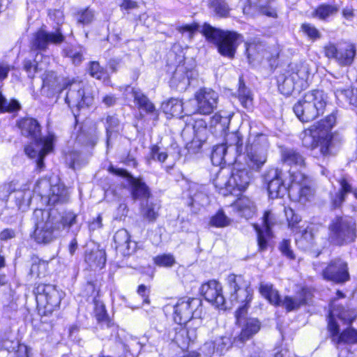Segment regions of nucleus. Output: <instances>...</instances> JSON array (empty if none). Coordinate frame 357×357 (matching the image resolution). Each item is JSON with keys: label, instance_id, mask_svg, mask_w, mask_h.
Instances as JSON below:
<instances>
[{"label": "nucleus", "instance_id": "f257e3e1", "mask_svg": "<svg viewBox=\"0 0 357 357\" xmlns=\"http://www.w3.org/2000/svg\"><path fill=\"white\" fill-rule=\"evenodd\" d=\"M335 121L336 116L331 113L305 130L301 135L303 145L310 149L319 147L320 153L324 157L335 155L340 142L337 136L331 132V130Z\"/></svg>", "mask_w": 357, "mask_h": 357}, {"label": "nucleus", "instance_id": "f03ea898", "mask_svg": "<svg viewBox=\"0 0 357 357\" xmlns=\"http://www.w3.org/2000/svg\"><path fill=\"white\" fill-rule=\"evenodd\" d=\"M18 126L22 135L32 140L24 148L25 153L30 158H35L37 168L40 171L42 170L45 167L44 158L53 149V136L42 137L40 126L37 120L32 118H24L20 120Z\"/></svg>", "mask_w": 357, "mask_h": 357}, {"label": "nucleus", "instance_id": "7ed1b4c3", "mask_svg": "<svg viewBox=\"0 0 357 357\" xmlns=\"http://www.w3.org/2000/svg\"><path fill=\"white\" fill-rule=\"evenodd\" d=\"M200 32L206 40L216 45L218 52L225 57L233 59L241 40V36L236 32L225 31L212 26L205 22Z\"/></svg>", "mask_w": 357, "mask_h": 357}, {"label": "nucleus", "instance_id": "20e7f679", "mask_svg": "<svg viewBox=\"0 0 357 357\" xmlns=\"http://www.w3.org/2000/svg\"><path fill=\"white\" fill-rule=\"evenodd\" d=\"M328 104V96L324 91L313 90L295 104L294 111L301 121L308 122L323 114Z\"/></svg>", "mask_w": 357, "mask_h": 357}, {"label": "nucleus", "instance_id": "39448f33", "mask_svg": "<svg viewBox=\"0 0 357 357\" xmlns=\"http://www.w3.org/2000/svg\"><path fill=\"white\" fill-rule=\"evenodd\" d=\"M328 104V96L324 91L313 90L295 104L294 111L301 121L308 122L323 114Z\"/></svg>", "mask_w": 357, "mask_h": 357}, {"label": "nucleus", "instance_id": "423d86ee", "mask_svg": "<svg viewBox=\"0 0 357 357\" xmlns=\"http://www.w3.org/2000/svg\"><path fill=\"white\" fill-rule=\"evenodd\" d=\"M35 230L33 238L38 243H49L57 238L62 231V225L49 211L36 209L33 212Z\"/></svg>", "mask_w": 357, "mask_h": 357}, {"label": "nucleus", "instance_id": "0eeeda50", "mask_svg": "<svg viewBox=\"0 0 357 357\" xmlns=\"http://www.w3.org/2000/svg\"><path fill=\"white\" fill-rule=\"evenodd\" d=\"M227 280L230 289L231 302L241 304L236 312V322L241 324L249 303L252 299L253 290L250 282L242 275L230 274Z\"/></svg>", "mask_w": 357, "mask_h": 357}, {"label": "nucleus", "instance_id": "6e6552de", "mask_svg": "<svg viewBox=\"0 0 357 357\" xmlns=\"http://www.w3.org/2000/svg\"><path fill=\"white\" fill-rule=\"evenodd\" d=\"M227 280L230 289L231 302L241 304L236 312V322L241 324L249 303L252 299L253 290L250 282L242 275L230 274Z\"/></svg>", "mask_w": 357, "mask_h": 357}, {"label": "nucleus", "instance_id": "1a4fd4ad", "mask_svg": "<svg viewBox=\"0 0 357 357\" xmlns=\"http://www.w3.org/2000/svg\"><path fill=\"white\" fill-rule=\"evenodd\" d=\"M252 178V170L245 168L236 169L231 174L227 170L218 172L213 183L219 192L224 196L233 194L236 189L241 191L245 190Z\"/></svg>", "mask_w": 357, "mask_h": 357}, {"label": "nucleus", "instance_id": "9d476101", "mask_svg": "<svg viewBox=\"0 0 357 357\" xmlns=\"http://www.w3.org/2000/svg\"><path fill=\"white\" fill-rule=\"evenodd\" d=\"M269 144L267 137L262 133L250 134L245 146L246 166L252 171H259L267 160Z\"/></svg>", "mask_w": 357, "mask_h": 357}, {"label": "nucleus", "instance_id": "9b49d317", "mask_svg": "<svg viewBox=\"0 0 357 357\" xmlns=\"http://www.w3.org/2000/svg\"><path fill=\"white\" fill-rule=\"evenodd\" d=\"M310 75L309 66L301 63L296 65L285 74L278 77V86L281 93L291 95L294 91L300 92L307 86V79Z\"/></svg>", "mask_w": 357, "mask_h": 357}, {"label": "nucleus", "instance_id": "f8f14e48", "mask_svg": "<svg viewBox=\"0 0 357 357\" xmlns=\"http://www.w3.org/2000/svg\"><path fill=\"white\" fill-rule=\"evenodd\" d=\"M37 307L43 315H49L59 307L63 293L54 285L39 284L35 289Z\"/></svg>", "mask_w": 357, "mask_h": 357}, {"label": "nucleus", "instance_id": "ddd939ff", "mask_svg": "<svg viewBox=\"0 0 357 357\" xmlns=\"http://www.w3.org/2000/svg\"><path fill=\"white\" fill-rule=\"evenodd\" d=\"M195 100H189L185 103V115L193 114L208 115L217 107L218 94L211 89H199L195 95Z\"/></svg>", "mask_w": 357, "mask_h": 357}, {"label": "nucleus", "instance_id": "4468645a", "mask_svg": "<svg viewBox=\"0 0 357 357\" xmlns=\"http://www.w3.org/2000/svg\"><path fill=\"white\" fill-rule=\"evenodd\" d=\"M33 192L41 197L43 202L50 206L64 204L69 199L68 190L63 184H52L47 178L39 180Z\"/></svg>", "mask_w": 357, "mask_h": 357}, {"label": "nucleus", "instance_id": "2eb2a0df", "mask_svg": "<svg viewBox=\"0 0 357 357\" xmlns=\"http://www.w3.org/2000/svg\"><path fill=\"white\" fill-rule=\"evenodd\" d=\"M324 56L334 60L340 66H351L356 55V47L354 43L340 40L337 43L328 42L323 47Z\"/></svg>", "mask_w": 357, "mask_h": 357}, {"label": "nucleus", "instance_id": "dca6fc26", "mask_svg": "<svg viewBox=\"0 0 357 357\" xmlns=\"http://www.w3.org/2000/svg\"><path fill=\"white\" fill-rule=\"evenodd\" d=\"M329 241L335 245L351 242L356 237V222L350 217L336 216L328 227Z\"/></svg>", "mask_w": 357, "mask_h": 357}, {"label": "nucleus", "instance_id": "f3484780", "mask_svg": "<svg viewBox=\"0 0 357 357\" xmlns=\"http://www.w3.org/2000/svg\"><path fill=\"white\" fill-rule=\"evenodd\" d=\"M202 301L199 298H181L174 306V321L179 325L186 324L194 319H202Z\"/></svg>", "mask_w": 357, "mask_h": 357}, {"label": "nucleus", "instance_id": "a211bd4d", "mask_svg": "<svg viewBox=\"0 0 357 357\" xmlns=\"http://www.w3.org/2000/svg\"><path fill=\"white\" fill-rule=\"evenodd\" d=\"M291 177V183L289 185L290 198L305 204L313 196L309 178L301 172L292 173Z\"/></svg>", "mask_w": 357, "mask_h": 357}, {"label": "nucleus", "instance_id": "6ab92c4d", "mask_svg": "<svg viewBox=\"0 0 357 357\" xmlns=\"http://www.w3.org/2000/svg\"><path fill=\"white\" fill-rule=\"evenodd\" d=\"M331 89L337 100L342 104L349 103L357 106V95L354 93L351 82L348 77L342 76L331 82Z\"/></svg>", "mask_w": 357, "mask_h": 357}, {"label": "nucleus", "instance_id": "aec40b11", "mask_svg": "<svg viewBox=\"0 0 357 357\" xmlns=\"http://www.w3.org/2000/svg\"><path fill=\"white\" fill-rule=\"evenodd\" d=\"M66 88L68 91L65 100L70 107L79 108L85 105L89 106L92 103L93 97L86 94L84 84L82 82L73 81L66 86Z\"/></svg>", "mask_w": 357, "mask_h": 357}, {"label": "nucleus", "instance_id": "412c9836", "mask_svg": "<svg viewBox=\"0 0 357 357\" xmlns=\"http://www.w3.org/2000/svg\"><path fill=\"white\" fill-rule=\"evenodd\" d=\"M278 218L271 211H266L262 217V227L255 225L257 233L259 250L264 251L267 249L268 241L271 238V228L278 223Z\"/></svg>", "mask_w": 357, "mask_h": 357}, {"label": "nucleus", "instance_id": "4be33fe9", "mask_svg": "<svg viewBox=\"0 0 357 357\" xmlns=\"http://www.w3.org/2000/svg\"><path fill=\"white\" fill-rule=\"evenodd\" d=\"M268 184V192L271 199L283 197L287 192H289V185L283 180V173L278 169H271L265 176Z\"/></svg>", "mask_w": 357, "mask_h": 357}, {"label": "nucleus", "instance_id": "5701e85b", "mask_svg": "<svg viewBox=\"0 0 357 357\" xmlns=\"http://www.w3.org/2000/svg\"><path fill=\"white\" fill-rule=\"evenodd\" d=\"M65 37L59 27L54 32H47L40 29L33 36L31 41L32 50H46L49 43L60 44L64 41Z\"/></svg>", "mask_w": 357, "mask_h": 357}, {"label": "nucleus", "instance_id": "b1692460", "mask_svg": "<svg viewBox=\"0 0 357 357\" xmlns=\"http://www.w3.org/2000/svg\"><path fill=\"white\" fill-rule=\"evenodd\" d=\"M109 171L113 174L128 178L129 183L131 185L132 197L134 199H147L150 197V190L141 178L133 177L123 169H116L111 167Z\"/></svg>", "mask_w": 357, "mask_h": 357}, {"label": "nucleus", "instance_id": "393cba45", "mask_svg": "<svg viewBox=\"0 0 357 357\" xmlns=\"http://www.w3.org/2000/svg\"><path fill=\"white\" fill-rule=\"evenodd\" d=\"M328 329L331 333V340L337 349H340L342 344H357V330L348 328L340 333L339 325L337 322L331 321L328 323Z\"/></svg>", "mask_w": 357, "mask_h": 357}, {"label": "nucleus", "instance_id": "a878e982", "mask_svg": "<svg viewBox=\"0 0 357 357\" xmlns=\"http://www.w3.org/2000/svg\"><path fill=\"white\" fill-rule=\"evenodd\" d=\"M323 277L335 283L344 282L349 278L347 263L341 259L332 260L323 271Z\"/></svg>", "mask_w": 357, "mask_h": 357}, {"label": "nucleus", "instance_id": "bb28decb", "mask_svg": "<svg viewBox=\"0 0 357 357\" xmlns=\"http://www.w3.org/2000/svg\"><path fill=\"white\" fill-rule=\"evenodd\" d=\"M200 292L206 301L215 307L224 306L225 298L222 293V286L216 280H210L207 283L202 284Z\"/></svg>", "mask_w": 357, "mask_h": 357}, {"label": "nucleus", "instance_id": "cd10ccee", "mask_svg": "<svg viewBox=\"0 0 357 357\" xmlns=\"http://www.w3.org/2000/svg\"><path fill=\"white\" fill-rule=\"evenodd\" d=\"M188 197L190 199V206L195 204L204 206L208 204L209 198L206 186L195 182L188 183Z\"/></svg>", "mask_w": 357, "mask_h": 357}, {"label": "nucleus", "instance_id": "c85d7f7f", "mask_svg": "<svg viewBox=\"0 0 357 357\" xmlns=\"http://www.w3.org/2000/svg\"><path fill=\"white\" fill-rule=\"evenodd\" d=\"M195 75L192 70H186L183 66H178L170 80V86L178 91H184Z\"/></svg>", "mask_w": 357, "mask_h": 357}, {"label": "nucleus", "instance_id": "c756f323", "mask_svg": "<svg viewBox=\"0 0 357 357\" xmlns=\"http://www.w3.org/2000/svg\"><path fill=\"white\" fill-rule=\"evenodd\" d=\"M340 188L335 196L331 197V201L335 208L340 207L344 202L348 194L351 193L357 199V189L352 186L351 181L346 176H342L338 180Z\"/></svg>", "mask_w": 357, "mask_h": 357}, {"label": "nucleus", "instance_id": "7c9ffc66", "mask_svg": "<svg viewBox=\"0 0 357 357\" xmlns=\"http://www.w3.org/2000/svg\"><path fill=\"white\" fill-rule=\"evenodd\" d=\"M310 296L311 294L308 290L302 289L294 296H287L284 299H281L279 306L284 307L287 312L296 310L301 305H305L310 299Z\"/></svg>", "mask_w": 357, "mask_h": 357}, {"label": "nucleus", "instance_id": "2f4dec72", "mask_svg": "<svg viewBox=\"0 0 357 357\" xmlns=\"http://www.w3.org/2000/svg\"><path fill=\"white\" fill-rule=\"evenodd\" d=\"M261 327L260 322L255 318L246 319L243 324V328L239 335L234 338V342L243 343L252 335L258 333Z\"/></svg>", "mask_w": 357, "mask_h": 357}, {"label": "nucleus", "instance_id": "473e14b6", "mask_svg": "<svg viewBox=\"0 0 357 357\" xmlns=\"http://www.w3.org/2000/svg\"><path fill=\"white\" fill-rule=\"evenodd\" d=\"M114 241L116 244V249L123 255H129L134 249V247L131 248L132 242L130 239V235L125 229H121L115 233Z\"/></svg>", "mask_w": 357, "mask_h": 357}, {"label": "nucleus", "instance_id": "72a5a7b5", "mask_svg": "<svg viewBox=\"0 0 357 357\" xmlns=\"http://www.w3.org/2000/svg\"><path fill=\"white\" fill-rule=\"evenodd\" d=\"M207 7L214 17L227 18L230 15L231 8L225 0H207Z\"/></svg>", "mask_w": 357, "mask_h": 357}, {"label": "nucleus", "instance_id": "f704fd0d", "mask_svg": "<svg viewBox=\"0 0 357 357\" xmlns=\"http://www.w3.org/2000/svg\"><path fill=\"white\" fill-rule=\"evenodd\" d=\"M259 291L271 305L278 306L281 302V298L278 291L269 282H261L259 284Z\"/></svg>", "mask_w": 357, "mask_h": 357}, {"label": "nucleus", "instance_id": "c9c22d12", "mask_svg": "<svg viewBox=\"0 0 357 357\" xmlns=\"http://www.w3.org/2000/svg\"><path fill=\"white\" fill-rule=\"evenodd\" d=\"M85 261L91 267L101 269L106 263V253L104 250L99 248L91 250L86 252Z\"/></svg>", "mask_w": 357, "mask_h": 357}, {"label": "nucleus", "instance_id": "e433bc0d", "mask_svg": "<svg viewBox=\"0 0 357 357\" xmlns=\"http://www.w3.org/2000/svg\"><path fill=\"white\" fill-rule=\"evenodd\" d=\"M33 193H34L33 190L31 191L26 188L17 190H14L12 196L18 209L25 211L29 208Z\"/></svg>", "mask_w": 357, "mask_h": 357}, {"label": "nucleus", "instance_id": "4c0bfd02", "mask_svg": "<svg viewBox=\"0 0 357 357\" xmlns=\"http://www.w3.org/2000/svg\"><path fill=\"white\" fill-rule=\"evenodd\" d=\"M337 317L345 324H351L354 320V313L349 310H345L342 306L332 305L328 316V323L335 321V318Z\"/></svg>", "mask_w": 357, "mask_h": 357}, {"label": "nucleus", "instance_id": "58836bf2", "mask_svg": "<svg viewBox=\"0 0 357 357\" xmlns=\"http://www.w3.org/2000/svg\"><path fill=\"white\" fill-rule=\"evenodd\" d=\"M131 93L135 102L140 109L149 114H153L155 112L153 104L139 89L132 88Z\"/></svg>", "mask_w": 357, "mask_h": 357}, {"label": "nucleus", "instance_id": "ea45409f", "mask_svg": "<svg viewBox=\"0 0 357 357\" xmlns=\"http://www.w3.org/2000/svg\"><path fill=\"white\" fill-rule=\"evenodd\" d=\"M234 207L246 218L251 217L255 211L254 202L247 197L238 199L235 202Z\"/></svg>", "mask_w": 357, "mask_h": 357}, {"label": "nucleus", "instance_id": "a19ab883", "mask_svg": "<svg viewBox=\"0 0 357 357\" xmlns=\"http://www.w3.org/2000/svg\"><path fill=\"white\" fill-rule=\"evenodd\" d=\"M245 51L248 59L251 60H261L263 59H269V56L264 50V47L261 44H256L255 43H246Z\"/></svg>", "mask_w": 357, "mask_h": 357}, {"label": "nucleus", "instance_id": "79ce46f5", "mask_svg": "<svg viewBox=\"0 0 357 357\" xmlns=\"http://www.w3.org/2000/svg\"><path fill=\"white\" fill-rule=\"evenodd\" d=\"M339 10L336 5L323 3L319 6L312 13V16L320 20L326 21L331 17L335 15Z\"/></svg>", "mask_w": 357, "mask_h": 357}, {"label": "nucleus", "instance_id": "37998d69", "mask_svg": "<svg viewBox=\"0 0 357 357\" xmlns=\"http://www.w3.org/2000/svg\"><path fill=\"white\" fill-rule=\"evenodd\" d=\"M227 149H231L236 153H241L243 151V136L240 132H233L227 135L225 144H223Z\"/></svg>", "mask_w": 357, "mask_h": 357}, {"label": "nucleus", "instance_id": "c03bdc74", "mask_svg": "<svg viewBox=\"0 0 357 357\" xmlns=\"http://www.w3.org/2000/svg\"><path fill=\"white\" fill-rule=\"evenodd\" d=\"M43 61L40 63H38L36 61L32 62L31 60H25L24 61V69L28 73V76L29 77H33L34 75L36 72L45 70L46 65L47 63L50 58L47 56L41 55Z\"/></svg>", "mask_w": 357, "mask_h": 357}, {"label": "nucleus", "instance_id": "a18cd8bd", "mask_svg": "<svg viewBox=\"0 0 357 357\" xmlns=\"http://www.w3.org/2000/svg\"><path fill=\"white\" fill-rule=\"evenodd\" d=\"M282 159L288 165L302 167L305 165L303 157L297 151L292 149H285L282 151Z\"/></svg>", "mask_w": 357, "mask_h": 357}, {"label": "nucleus", "instance_id": "49530a36", "mask_svg": "<svg viewBox=\"0 0 357 357\" xmlns=\"http://www.w3.org/2000/svg\"><path fill=\"white\" fill-rule=\"evenodd\" d=\"M163 109L166 113L174 116H179L182 112L185 113V104L177 98H170L163 104Z\"/></svg>", "mask_w": 357, "mask_h": 357}, {"label": "nucleus", "instance_id": "de8ad7c7", "mask_svg": "<svg viewBox=\"0 0 357 357\" xmlns=\"http://www.w3.org/2000/svg\"><path fill=\"white\" fill-rule=\"evenodd\" d=\"M314 225H308L303 231L298 243L304 249H310L314 244Z\"/></svg>", "mask_w": 357, "mask_h": 357}, {"label": "nucleus", "instance_id": "09e8293b", "mask_svg": "<svg viewBox=\"0 0 357 357\" xmlns=\"http://www.w3.org/2000/svg\"><path fill=\"white\" fill-rule=\"evenodd\" d=\"M192 128L193 129L194 136L195 137H199L201 140H206L208 130L206 122L204 119H199L194 120V123L192 124Z\"/></svg>", "mask_w": 357, "mask_h": 357}, {"label": "nucleus", "instance_id": "8fccbe9b", "mask_svg": "<svg viewBox=\"0 0 357 357\" xmlns=\"http://www.w3.org/2000/svg\"><path fill=\"white\" fill-rule=\"evenodd\" d=\"M20 109V105L17 100L13 99L8 100L0 91V113H11Z\"/></svg>", "mask_w": 357, "mask_h": 357}, {"label": "nucleus", "instance_id": "3c124183", "mask_svg": "<svg viewBox=\"0 0 357 357\" xmlns=\"http://www.w3.org/2000/svg\"><path fill=\"white\" fill-rule=\"evenodd\" d=\"M174 340L181 348L186 347L191 340L188 329L181 326L177 328Z\"/></svg>", "mask_w": 357, "mask_h": 357}, {"label": "nucleus", "instance_id": "603ef678", "mask_svg": "<svg viewBox=\"0 0 357 357\" xmlns=\"http://www.w3.org/2000/svg\"><path fill=\"white\" fill-rule=\"evenodd\" d=\"M225 145L219 144L214 147L211 153V161L215 165H220L222 162H225V155L227 152Z\"/></svg>", "mask_w": 357, "mask_h": 357}, {"label": "nucleus", "instance_id": "864d4df0", "mask_svg": "<svg viewBox=\"0 0 357 357\" xmlns=\"http://www.w3.org/2000/svg\"><path fill=\"white\" fill-rule=\"evenodd\" d=\"M75 17L78 24L88 25L94 20L95 13L93 10L86 8L77 11Z\"/></svg>", "mask_w": 357, "mask_h": 357}, {"label": "nucleus", "instance_id": "5fc2aeb1", "mask_svg": "<svg viewBox=\"0 0 357 357\" xmlns=\"http://www.w3.org/2000/svg\"><path fill=\"white\" fill-rule=\"evenodd\" d=\"M238 98L242 105L245 108H249L252 105V98L250 91L245 87V84L239 81V88L238 90Z\"/></svg>", "mask_w": 357, "mask_h": 357}, {"label": "nucleus", "instance_id": "6e6d98bb", "mask_svg": "<svg viewBox=\"0 0 357 357\" xmlns=\"http://www.w3.org/2000/svg\"><path fill=\"white\" fill-rule=\"evenodd\" d=\"M120 125L119 119L115 116H108L106 119L107 143L109 145V140L113 133L119 130Z\"/></svg>", "mask_w": 357, "mask_h": 357}, {"label": "nucleus", "instance_id": "4d7b16f0", "mask_svg": "<svg viewBox=\"0 0 357 357\" xmlns=\"http://www.w3.org/2000/svg\"><path fill=\"white\" fill-rule=\"evenodd\" d=\"M159 205L152 202H147L142 209V215L144 218L150 222H153L158 216Z\"/></svg>", "mask_w": 357, "mask_h": 357}, {"label": "nucleus", "instance_id": "13d9d810", "mask_svg": "<svg viewBox=\"0 0 357 357\" xmlns=\"http://www.w3.org/2000/svg\"><path fill=\"white\" fill-rule=\"evenodd\" d=\"M301 29L303 33L311 40L315 41L321 38V32L314 25L310 23H303L301 24Z\"/></svg>", "mask_w": 357, "mask_h": 357}, {"label": "nucleus", "instance_id": "bf43d9fd", "mask_svg": "<svg viewBox=\"0 0 357 357\" xmlns=\"http://www.w3.org/2000/svg\"><path fill=\"white\" fill-rule=\"evenodd\" d=\"M94 314L99 323L108 324L109 318L105 305L101 301L98 300L94 301Z\"/></svg>", "mask_w": 357, "mask_h": 357}, {"label": "nucleus", "instance_id": "052dcab7", "mask_svg": "<svg viewBox=\"0 0 357 357\" xmlns=\"http://www.w3.org/2000/svg\"><path fill=\"white\" fill-rule=\"evenodd\" d=\"M199 25L197 22H193L192 24H186L181 26H178L176 28V30L182 34V36L187 37L189 40H191L195 33L199 31Z\"/></svg>", "mask_w": 357, "mask_h": 357}, {"label": "nucleus", "instance_id": "680f3d73", "mask_svg": "<svg viewBox=\"0 0 357 357\" xmlns=\"http://www.w3.org/2000/svg\"><path fill=\"white\" fill-rule=\"evenodd\" d=\"M284 212L288 227L295 231L297 229V224L301 221V218L298 215L296 214L294 210L289 207H284Z\"/></svg>", "mask_w": 357, "mask_h": 357}, {"label": "nucleus", "instance_id": "e2e57ef3", "mask_svg": "<svg viewBox=\"0 0 357 357\" xmlns=\"http://www.w3.org/2000/svg\"><path fill=\"white\" fill-rule=\"evenodd\" d=\"M209 224L215 227H224L230 224V219L226 216L222 211H219L211 217Z\"/></svg>", "mask_w": 357, "mask_h": 357}, {"label": "nucleus", "instance_id": "0e129e2a", "mask_svg": "<svg viewBox=\"0 0 357 357\" xmlns=\"http://www.w3.org/2000/svg\"><path fill=\"white\" fill-rule=\"evenodd\" d=\"M231 115L226 112H217L212 117V123L214 125L220 124L222 126V130H224L228 128L230 123Z\"/></svg>", "mask_w": 357, "mask_h": 357}, {"label": "nucleus", "instance_id": "69168bd1", "mask_svg": "<svg viewBox=\"0 0 357 357\" xmlns=\"http://www.w3.org/2000/svg\"><path fill=\"white\" fill-rule=\"evenodd\" d=\"M153 261L157 266L163 267H171L176 262L174 256L170 254L158 255L153 258Z\"/></svg>", "mask_w": 357, "mask_h": 357}, {"label": "nucleus", "instance_id": "338daca9", "mask_svg": "<svg viewBox=\"0 0 357 357\" xmlns=\"http://www.w3.org/2000/svg\"><path fill=\"white\" fill-rule=\"evenodd\" d=\"M56 216L62 225V230L66 227L70 228L76 223L77 215L72 212H68L63 216Z\"/></svg>", "mask_w": 357, "mask_h": 357}, {"label": "nucleus", "instance_id": "774afa93", "mask_svg": "<svg viewBox=\"0 0 357 357\" xmlns=\"http://www.w3.org/2000/svg\"><path fill=\"white\" fill-rule=\"evenodd\" d=\"M89 71L90 75L97 79L106 77V72L96 61L91 62Z\"/></svg>", "mask_w": 357, "mask_h": 357}]
</instances>
